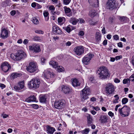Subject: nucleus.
<instances>
[{
	"label": "nucleus",
	"mask_w": 134,
	"mask_h": 134,
	"mask_svg": "<svg viewBox=\"0 0 134 134\" xmlns=\"http://www.w3.org/2000/svg\"><path fill=\"white\" fill-rule=\"evenodd\" d=\"M97 74L99 78L102 79H106L110 76L107 67L104 66L99 68L97 71Z\"/></svg>",
	"instance_id": "f257e3e1"
},
{
	"label": "nucleus",
	"mask_w": 134,
	"mask_h": 134,
	"mask_svg": "<svg viewBox=\"0 0 134 134\" xmlns=\"http://www.w3.org/2000/svg\"><path fill=\"white\" fill-rule=\"evenodd\" d=\"M81 92L82 93L80 94L81 99L82 101H83L88 98V96L90 94L91 91L89 87H86Z\"/></svg>",
	"instance_id": "f03ea898"
},
{
	"label": "nucleus",
	"mask_w": 134,
	"mask_h": 134,
	"mask_svg": "<svg viewBox=\"0 0 134 134\" xmlns=\"http://www.w3.org/2000/svg\"><path fill=\"white\" fill-rule=\"evenodd\" d=\"M106 8L110 10H112L117 8L118 4L115 0H108L106 3Z\"/></svg>",
	"instance_id": "7ed1b4c3"
},
{
	"label": "nucleus",
	"mask_w": 134,
	"mask_h": 134,
	"mask_svg": "<svg viewBox=\"0 0 134 134\" xmlns=\"http://www.w3.org/2000/svg\"><path fill=\"white\" fill-rule=\"evenodd\" d=\"M26 70L27 71L31 73L37 72L38 71L37 64L33 62L29 63L27 67Z\"/></svg>",
	"instance_id": "20e7f679"
},
{
	"label": "nucleus",
	"mask_w": 134,
	"mask_h": 134,
	"mask_svg": "<svg viewBox=\"0 0 134 134\" xmlns=\"http://www.w3.org/2000/svg\"><path fill=\"white\" fill-rule=\"evenodd\" d=\"M40 80L37 78H33L28 83L30 87L36 88L40 86Z\"/></svg>",
	"instance_id": "39448f33"
},
{
	"label": "nucleus",
	"mask_w": 134,
	"mask_h": 134,
	"mask_svg": "<svg viewBox=\"0 0 134 134\" xmlns=\"http://www.w3.org/2000/svg\"><path fill=\"white\" fill-rule=\"evenodd\" d=\"M105 89L106 93L108 95L112 93L115 91L114 86L110 83L106 84Z\"/></svg>",
	"instance_id": "423d86ee"
},
{
	"label": "nucleus",
	"mask_w": 134,
	"mask_h": 134,
	"mask_svg": "<svg viewBox=\"0 0 134 134\" xmlns=\"http://www.w3.org/2000/svg\"><path fill=\"white\" fill-rule=\"evenodd\" d=\"M65 103V101L64 100H59L55 102L54 106L55 108L57 109H62L64 106Z\"/></svg>",
	"instance_id": "0eeeda50"
},
{
	"label": "nucleus",
	"mask_w": 134,
	"mask_h": 134,
	"mask_svg": "<svg viewBox=\"0 0 134 134\" xmlns=\"http://www.w3.org/2000/svg\"><path fill=\"white\" fill-rule=\"evenodd\" d=\"M94 56V55L92 53L88 54L83 58L82 62L86 65L88 64Z\"/></svg>",
	"instance_id": "6e6552de"
},
{
	"label": "nucleus",
	"mask_w": 134,
	"mask_h": 134,
	"mask_svg": "<svg viewBox=\"0 0 134 134\" xmlns=\"http://www.w3.org/2000/svg\"><path fill=\"white\" fill-rule=\"evenodd\" d=\"M54 76V74L51 71V70L50 69L45 70L43 72L42 75L43 77H44L47 79H49L50 77H53Z\"/></svg>",
	"instance_id": "1a4fd4ad"
},
{
	"label": "nucleus",
	"mask_w": 134,
	"mask_h": 134,
	"mask_svg": "<svg viewBox=\"0 0 134 134\" xmlns=\"http://www.w3.org/2000/svg\"><path fill=\"white\" fill-rule=\"evenodd\" d=\"M29 49L36 53H38L41 51L40 45L36 43H33L29 46Z\"/></svg>",
	"instance_id": "9d476101"
},
{
	"label": "nucleus",
	"mask_w": 134,
	"mask_h": 134,
	"mask_svg": "<svg viewBox=\"0 0 134 134\" xmlns=\"http://www.w3.org/2000/svg\"><path fill=\"white\" fill-rule=\"evenodd\" d=\"M1 67L4 72H6L11 69V66L7 62H5L1 64Z\"/></svg>",
	"instance_id": "9b49d317"
},
{
	"label": "nucleus",
	"mask_w": 134,
	"mask_h": 134,
	"mask_svg": "<svg viewBox=\"0 0 134 134\" xmlns=\"http://www.w3.org/2000/svg\"><path fill=\"white\" fill-rule=\"evenodd\" d=\"M62 91L65 94H69L71 92V88L69 86L63 85L61 87Z\"/></svg>",
	"instance_id": "f8f14e48"
},
{
	"label": "nucleus",
	"mask_w": 134,
	"mask_h": 134,
	"mask_svg": "<svg viewBox=\"0 0 134 134\" xmlns=\"http://www.w3.org/2000/svg\"><path fill=\"white\" fill-rule=\"evenodd\" d=\"M16 55L18 60H19L22 58L25 57L26 56V54L21 50L18 51Z\"/></svg>",
	"instance_id": "ddd939ff"
},
{
	"label": "nucleus",
	"mask_w": 134,
	"mask_h": 134,
	"mask_svg": "<svg viewBox=\"0 0 134 134\" xmlns=\"http://www.w3.org/2000/svg\"><path fill=\"white\" fill-rule=\"evenodd\" d=\"M84 49L83 47L77 46L75 48L74 51L76 54L78 55H80L84 53Z\"/></svg>",
	"instance_id": "4468645a"
},
{
	"label": "nucleus",
	"mask_w": 134,
	"mask_h": 134,
	"mask_svg": "<svg viewBox=\"0 0 134 134\" xmlns=\"http://www.w3.org/2000/svg\"><path fill=\"white\" fill-rule=\"evenodd\" d=\"M8 31L4 29L2 30L1 34L0 35V37L3 39L6 38L8 36Z\"/></svg>",
	"instance_id": "2eb2a0df"
},
{
	"label": "nucleus",
	"mask_w": 134,
	"mask_h": 134,
	"mask_svg": "<svg viewBox=\"0 0 134 134\" xmlns=\"http://www.w3.org/2000/svg\"><path fill=\"white\" fill-rule=\"evenodd\" d=\"M108 119V116L102 115L100 117L99 119L100 122L103 124L107 123Z\"/></svg>",
	"instance_id": "dca6fc26"
},
{
	"label": "nucleus",
	"mask_w": 134,
	"mask_h": 134,
	"mask_svg": "<svg viewBox=\"0 0 134 134\" xmlns=\"http://www.w3.org/2000/svg\"><path fill=\"white\" fill-rule=\"evenodd\" d=\"M53 32L55 34H61L62 33V32L61 29L57 26H54L53 27Z\"/></svg>",
	"instance_id": "f3484780"
},
{
	"label": "nucleus",
	"mask_w": 134,
	"mask_h": 134,
	"mask_svg": "<svg viewBox=\"0 0 134 134\" xmlns=\"http://www.w3.org/2000/svg\"><path fill=\"white\" fill-rule=\"evenodd\" d=\"M64 9L66 15L70 17L72 16V12L71 9L69 8H68L66 6L64 7Z\"/></svg>",
	"instance_id": "a211bd4d"
},
{
	"label": "nucleus",
	"mask_w": 134,
	"mask_h": 134,
	"mask_svg": "<svg viewBox=\"0 0 134 134\" xmlns=\"http://www.w3.org/2000/svg\"><path fill=\"white\" fill-rule=\"evenodd\" d=\"M87 118V125L88 126H91V124L92 123L93 119L91 116L89 114H87L86 115Z\"/></svg>",
	"instance_id": "6ab92c4d"
},
{
	"label": "nucleus",
	"mask_w": 134,
	"mask_h": 134,
	"mask_svg": "<svg viewBox=\"0 0 134 134\" xmlns=\"http://www.w3.org/2000/svg\"><path fill=\"white\" fill-rule=\"evenodd\" d=\"M72 86L74 87H77L79 86L80 85L79 81L77 79L74 78L71 81Z\"/></svg>",
	"instance_id": "aec40b11"
},
{
	"label": "nucleus",
	"mask_w": 134,
	"mask_h": 134,
	"mask_svg": "<svg viewBox=\"0 0 134 134\" xmlns=\"http://www.w3.org/2000/svg\"><path fill=\"white\" fill-rule=\"evenodd\" d=\"M122 109H119V111L121 115L123 116H128L129 114L130 111L128 110L125 109V111L122 112Z\"/></svg>",
	"instance_id": "412c9836"
},
{
	"label": "nucleus",
	"mask_w": 134,
	"mask_h": 134,
	"mask_svg": "<svg viewBox=\"0 0 134 134\" xmlns=\"http://www.w3.org/2000/svg\"><path fill=\"white\" fill-rule=\"evenodd\" d=\"M79 20L75 17H72L70 18L69 22L73 25H76Z\"/></svg>",
	"instance_id": "4be33fe9"
},
{
	"label": "nucleus",
	"mask_w": 134,
	"mask_h": 134,
	"mask_svg": "<svg viewBox=\"0 0 134 134\" xmlns=\"http://www.w3.org/2000/svg\"><path fill=\"white\" fill-rule=\"evenodd\" d=\"M88 1L90 3H92V4L94 5V7H98L99 3L98 0H88Z\"/></svg>",
	"instance_id": "5701e85b"
},
{
	"label": "nucleus",
	"mask_w": 134,
	"mask_h": 134,
	"mask_svg": "<svg viewBox=\"0 0 134 134\" xmlns=\"http://www.w3.org/2000/svg\"><path fill=\"white\" fill-rule=\"evenodd\" d=\"M65 21V18L63 17H59L58 19V23L60 25H62L64 23Z\"/></svg>",
	"instance_id": "b1692460"
},
{
	"label": "nucleus",
	"mask_w": 134,
	"mask_h": 134,
	"mask_svg": "<svg viewBox=\"0 0 134 134\" xmlns=\"http://www.w3.org/2000/svg\"><path fill=\"white\" fill-rule=\"evenodd\" d=\"M36 98L34 96H30L25 100L26 101L28 102L36 101Z\"/></svg>",
	"instance_id": "393cba45"
},
{
	"label": "nucleus",
	"mask_w": 134,
	"mask_h": 134,
	"mask_svg": "<svg viewBox=\"0 0 134 134\" xmlns=\"http://www.w3.org/2000/svg\"><path fill=\"white\" fill-rule=\"evenodd\" d=\"M39 100L40 102L45 103L46 101V98L44 95H40V96Z\"/></svg>",
	"instance_id": "a878e982"
},
{
	"label": "nucleus",
	"mask_w": 134,
	"mask_h": 134,
	"mask_svg": "<svg viewBox=\"0 0 134 134\" xmlns=\"http://www.w3.org/2000/svg\"><path fill=\"white\" fill-rule=\"evenodd\" d=\"M47 129V133L50 134H53L54 131H55V130L54 128L52 127H51L49 126L48 127Z\"/></svg>",
	"instance_id": "bb28decb"
},
{
	"label": "nucleus",
	"mask_w": 134,
	"mask_h": 134,
	"mask_svg": "<svg viewBox=\"0 0 134 134\" xmlns=\"http://www.w3.org/2000/svg\"><path fill=\"white\" fill-rule=\"evenodd\" d=\"M49 64L55 68L57 67L58 64L57 62L53 60L49 62Z\"/></svg>",
	"instance_id": "cd10ccee"
},
{
	"label": "nucleus",
	"mask_w": 134,
	"mask_h": 134,
	"mask_svg": "<svg viewBox=\"0 0 134 134\" xmlns=\"http://www.w3.org/2000/svg\"><path fill=\"white\" fill-rule=\"evenodd\" d=\"M43 14L45 18V20L46 21H48L49 19L48 16L49 13L48 12L44 11L43 12Z\"/></svg>",
	"instance_id": "c85d7f7f"
},
{
	"label": "nucleus",
	"mask_w": 134,
	"mask_h": 134,
	"mask_svg": "<svg viewBox=\"0 0 134 134\" xmlns=\"http://www.w3.org/2000/svg\"><path fill=\"white\" fill-rule=\"evenodd\" d=\"M97 14V13L94 10H91L90 12L89 15L91 17H94Z\"/></svg>",
	"instance_id": "c756f323"
},
{
	"label": "nucleus",
	"mask_w": 134,
	"mask_h": 134,
	"mask_svg": "<svg viewBox=\"0 0 134 134\" xmlns=\"http://www.w3.org/2000/svg\"><path fill=\"white\" fill-rule=\"evenodd\" d=\"M33 40L35 41L41 42L42 40V37L38 36H35L33 38Z\"/></svg>",
	"instance_id": "7c9ffc66"
},
{
	"label": "nucleus",
	"mask_w": 134,
	"mask_h": 134,
	"mask_svg": "<svg viewBox=\"0 0 134 134\" xmlns=\"http://www.w3.org/2000/svg\"><path fill=\"white\" fill-rule=\"evenodd\" d=\"M96 38L97 41H98L100 40L101 39V35L99 32H97L96 34Z\"/></svg>",
	"instance_id": "2f4dec72"
},
{
	"label": "nucleus",
	"mask_w": 134,
	"mask_h": 134,
	"mask_svg": "<svg viewBox=\"0 0 134 134\" xmlns=\"http://www.w3.org/2000/svg\"><path fill=\"white\" fill-rule=\"evenodd\" d=\"M90 131L89 128H85L84 130L81 131V132L82 134H88Z\"/></svg>",
	"instance_id": "473e14b6"
},
{
	"label": "nucleus",
	"mask_w": 134,
	"mask_h": 134,
	"mask_svg": "<svg viewBox=\"0 0 134 134\" xmlns=\"http://www.w3.org/2000/svg\"><path fill=\"white\" fill-rule=\"evenodd\" d=\"M32 22L35 24H37L39 23V21L38 19L35 17H33L32 18Z\"/></svg>",
	"instance_id": "72a5a7b5"
},
{
	"label": "nucleus",
	"mask_w": 134,
	"mask_h": 134,
	"mask_svg": "<svg viewBox=\"0 0 134 134\" xmlns=\"http://www.w3.org/2000/svg\"><path fill=\"white\" fill-rule=\"evenodd\" d=\"M20 75L19 74L14 73L11 74V77L13 79H14L19 76Z\"/></svg>",
	"instance_id": "f704fd0d"
},
{
	"label": "nucleus",
	"mask_w": 134,
	"mask_h": 134,
	"mask_svg": "<svg viewBox=\"0 0 134 134\" xmlns=\"http://www.w3.org/2000/svg\"><path fill=\"white\" fill-rule=\"evenodd\" d=\"M128 19V18L127 17H126L125 16H119V19L120 21H124L125 20H127Z\"/></svg>",
	"instance_id": "c9c22d12"
},
{
	"label": "nucleus",
	"mask_w": 134,
	"mask_h": 134,
	"mask_svg": "<svg viewBox=\"0 0 134 134\" xmlns=\"http://www.w3.org/2000/svg\"><path fill=\"white\" fill-rule=\"evenodd\" d=\"M118 95L116 94L114 96L115 98V99H114L113 102L114 103H118V100L119 99V97L118 96Z\"/></svg>",
	"instance_id": "e433bc0d"
},
{
	"label": "nucleus",
	"mask_w": 134,
	"mask_h": 134,
	"mask_svg": "<svg viewBox=\"0 0 134 134\" xmlns=\"http://www.w3.org/2000/svg\"><path fill=\"white\" fill-rule=\"evenodd\" d=\"M18 85L20 89H21L23 88L24 87V82H20L19 83Z\"/></svg>",
	"instance_id": "4c0bfd02"
},
{
	"label": "nucleus",
	"mask_w": 134,
	"mask_h": 134,
	"mask_svg": "<svg viewBox=\"0 0 134 134\" xmlns=\"http://www.w3.org/2000/svg\"><path fill=\"white\" fill-rule=\"evenodd\" d=\"M56 68H57V71L59 72H62L63 70V68H62V67H61L60 66H58Z\"/></svg>",
	"instance_id": "58836bf2"
},
{
	"label": "nucleus",
	"mask_w": 134,
	"mask_h": 134,
	"mask_svg": "<svg viewBox=\"0 0 134 134\" xmlns=\"http://www.w3.org/2000/svg\"><path fill=\"white\" fill-rule=\"evenodd\" d=\"M70 26H71L69 25L66 27L64 28V29L68 33L70 32L71 31V28L70 27Z\"/></svg>",
	"instance_id": "ea45409f"
},
{
	"label": "nucleus",
	"mask_w": 134,
	"mask_h": 134,
	"mask_svg": "<svg viewBox=\"0 0 134 134\" xmlns=\"http://www.w3.org/2000/svg\"><path fill=\"white\" fill-rule=\"evenodd\" d=\"M11 58L13 60L15 61H17L18 60L17 59L16 56V55H14L13 54H11L10 55Z\"/></svg>",
	"instance_id": "a19ab883"
},
{
	"label": "nucleus",
	"mask_w": 134,
	"mask_h": 134,
	"mask_svg": "<svg viewBox=\"0 0 134 134\" xmlns=\"http://www.w3.org/2000/svg\"><path fill=\"white\" fill-rule=\"evenodd\" d=\"M128 100L127 98H124L122 99V102L123 104H126L128 102Z\"/></svg>",
	"instance_id": "79ce46f5"
},
{
	"label": "nucleus",
	"mask_w": 134,
	"mask_h": 134,
	"mask_svg": "<svg viewBox=\"0 0 134 134\" xmlns=\"http://www.w3.org/2000/svg\"><path fill=\"white\" fill-rule=\"evenodd\" d=\"M63 3L66 5L68 4L71 2V0H63Z\"/></svg>",
	"instance_id": "37998d69"
},
{
	"label": "nucleus",
	"mask_w": 134,
	"mask_h": 134,
	"mask_svg": "<svg viewBox=\"0 0 134 134\" xmlns=\"http://www.w3.org/2000/svg\"><path fill=\"white\" fill-rule=\"evenodd\" d=\"M35 32L37 34H42L44 33L43 31L40 30H36L35 31Z\"/></svg>",
	"instance_id": "c03bdc74"
},
{
	"label": "nucleus",
	"mask_w": 134,
	"mask_h": 134,
	"mask_svg": "<svg viewBox=\"0 0 134 134\" xmlns=\"http://www.w3.org/2000/svg\"><path fill=\"white\" fill-rule=\"evenodd\" d=\"M128 81H131L130 80V78L129 79H125L123 80V83L124 84H126L128 82Z\"/></svg>",
	"instance_id": "a18cd8bd"
},
{
	"label": "nucleus",
	"mask_w": 134,
	"mask_h": 134,
	"mask_svg": "<svg viewBox=\"0 0 134 134\" xmlns=\"http://www.w3.org/2000/svg\"><path fill=\"white\" fill-rule=\"evenodd\" d=\"M49 9L51 10L52 13H53V12H54L55 10V8L53 6H51L49 7Z\"/></svg>",
	"instance_id": "49530a36"
},
{
	"label": "nucleus",
	"mask_w": 134,
	"mask_h": 134,
	"mask_svg": "<svg viewBox=\"0 0 134 134\" xmlns=\"http://www.w3.org/2000/svg\"><path fill=\"white\" fill-rule=\"evenodd\" d=\"M130 80L131 81H134V74H132L130 77Z\"/></svg>",
	"instance_id": "de8ad7c7"
},
{
	"label": "nucleus",
	"mask_w": 134,
	"mask_h": 134,
	"mask_svg": "<svg viewBox=\"0 0 134 134\" xmlns=\"http://www.w3.org/2000/svg\"><path fill=\"white\" fill-rule=\"evenodd\" d=\"M29 40L27 39H25L23 41V43L24 44H26L29 42Z\"/></svg>",
	"instance_id": "09e8293b"
},
{
	"label": "nucleus",
	"mask_w": 134,
	"mask_h": 134,
	"mask_svg": "<svg viewBox=\"0 0 134 134\" xmlns=\"http://www.w3.org/2000/svg\"><path fill=\"white\" fill-rule=\"evenodd\" d=\"M16 13V11L15 10H12L10 12V14L12 15H14Z\"/></svg>",
	"instance_id": "8fccbe9b"
},
{
	"label": "nucleus",
	"mask_w": 134,
	"mask_h": 134,
	"mask_svg": "<svg viewBox=\"0 0 134 134\" xmlns=\"http://www.w3.org/2000/svg\"><path fill=\"white\" fill-rule=\"evenodd\" d=\"M42 7V6L40 4L37 3L36 8L38 9L41 8Z\"/></svg>",
	"instance_id": "3c124183"
},
{
	"label": "nucleus",
	"mask_w": 134,
	"mask_h": 134,
	"mask_svg": "<svg viewBox=\"0 0 134 134\" xmlns=\"http://www.w3.org/2000/svg\"><path fill=\"white\" fill-rule=\"evenodd\" d=\"M1 116H2L3 118L5 119L8 116V115L5 114H2L1 115Z\"/></svg>",
	"instance_id": "603ef678"
},
{
	"label": "nucleus",
	"mask_w": 134,
	"mask_h": 134,
	"mask_svg": "<svg viewBox=\"0 0 134 134\" xmlns=\"http://www.w3.org/2000/svg\"><path fill=\"white\" fill-rule=\"evenodd\" d=\"M78 19L79 20L80 23H83L85 22L84 20L82 18H79Z\"/></svg>",
	"instance_id": "864d4df0"
},
{
	"label": "nucleus",
	"mask_w": 134,
	"mask_h": 134,
	"mask_svg": "<svg viewBox=\"0 0 134 134\" xmlns=\"http://www.w3.org/2000/svg\"><path fill=\"white\" fill-rule=\"evenodd\" d=\"M71 44V42L68 41L66 43L65 45L67 46H69Z\"/></svg>",
	"instance_id": "5fc2aeb1"
},
{
	"label": "nucleus",
	"mask_w": 134,
	"mask_h": 134,
	"mask_svg": "<svg viewBox=\"0 0 134 134\" xmlns=\"http://www.w3.org/2000/svg\"><path fill=\"white\" fill-rule=\"evenodd\" d=\"M36 4H37V3H36L35 2H33L31 4V6L32 7L36 8Z\"/></svg>",
	"instance_id": "6e6d98bb"
},
{
	"label": "nucleus",
	"mask_w": 134,
	"mask_h": 134,
	"mask_svg": "<svg viewBox=\"0 0 134 134\" xmlns=\"http://www.w3.org/2000/svg\"><path fill=\"white\" fill-rule=\"evenodd\" d=\"M14 88V89L16 90H21L18 85V86H15Z\"/></svg>",
	"instance_id": "4d7b16f0"
},
{
	"label": "nucleus",
	"mask_w": 134,
	"mask_h": 134,
	"mask_svg": "<svg viewBox=\"0 0 134 134\" xmlns=\"http://www.w3.org/2000/svg\"><path fill=\"white\" fill-rule=\"evenodd\" d=\"M33 107L34 109H37L38 108V106L37 104H33Z\"/></svg>",
	"instance_id": "13d9d810"
},
{
	"label": "nucleus",
	"mask_w": 134,
	"mask_h": 134,
	"mask_svg": "<svg viewBox=\"0 0 134 134\" xmlns=\"http://www.w3.org/2000/svg\"><path fill=\"white\" fill-rule=\"evenodd\" d=\"M91 108L92 109H100L98 107H94L92 106H90V108Z\"/></svg>",
	"instance_id": "bf43d9fd"
},
{
	"label": "nucleus",
	"mask_w": 134,
	"mask_h": 134,
	"mask_svg": "<svg viewBox=\"0 0 134 134\" xmlns=\"http://www.w3.org/2000/svg\"><path fill=\"white\" fill-rule=\"evenodd\" d=\"M114 38L115 40H118L119 39V36L117 35H115L114 36Z\"/></svg>",
	"instance_id": "052dcab7"
},
{
	"label": "nucleus",
	"mask_w": 134,
	"mask_h": 134,
	"mask_svg": "<svg viewBox=\"0 0 134 134\" xmlns=\"http://www.w3.org/2000/svg\"><path fill=\"white\" fill-rule=\"evenodd\" d=\"M118 46L120 47H123L122 44V42H120L118 44Z\"/></svg>",
	"instance_id": "680f3d73"
},
{
	"label": "nucleus",
	"mask_w": 134,
	"mask_h": 134,
	"mask_svg": "<svg viewBox=\"0 0 134 134\" xmlns=\"http://www.w3.org/2000/svg\"><path fill=\"white\" fill-rule=\"evenodd\" d=\"M122 58V56L121 55L116 56L115 57V58L116 60H118Z\"/></svg>",
	"instance_id": "e2e57ef3"
},
{
	"label": "nucleus",
	"mask_w": 134,
	"mask_h": 134,
	"mask_svg": "<svg viewBox=\"0 0 134 134\" xmlns=\"http://www.w3.org/2000/svg\"><path fill=\"white\" fill-rule=\"evenodd\" d=\"M84 32L83 31H81L79 33V35L81 36H82L84 35Z\"/></svg>",
	"instance_id": "0e129e2a"
},
{
	"label": "nucleus",
	"mask_w": 134,
	"mask_h": 134,
	"mask_svg": "<svg viewBox=\"0 0 134 134\" xmlns=\"http://www.w3.org/2000/svg\"><path fill=\"white\" fill-rule=\"evenodd\" d=\"M108 115L112 117L114 115V114L111 111H109L108 113Z\"/></svg>",
	"instance_id": "69168bd1"
},
{
	"label": "nucleus",
	"mask_w": 134,
	"mask_h": 134,
	"mask_svg": "<svg viewBox=\"0 0 134 134\" xmlns=\"http://www.w3.org/2000/svg\"><path fill=\"white\" fill-rule=\"evenodd\" d=\"M5 85L3 84H0V87L2 89H3L5 87Z\"/></svg>",
	"instance_id": "338daca9"
},
{
	"label": "nucleus",
	"mask_w": 134,
	"mask_h": 134,
	"mask_svg": "<svg viewBox=\"0 0 134 134\" xmlns=\"http://www.w3.org/2000/svg\"><path fill=\"white\" fill-rule=\"evenodd\" d=\"M114 81L115 83H119L120 82V81L119 80L116 78L114 79Z\"/></svg>",
	"instance_id": "774afa93"
}]
</instances>
